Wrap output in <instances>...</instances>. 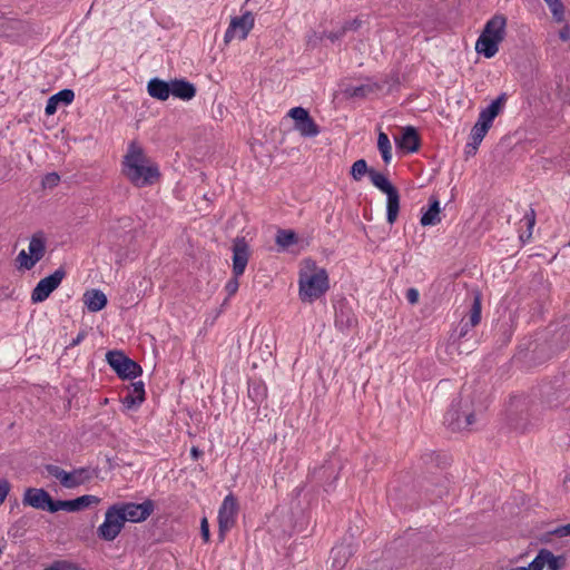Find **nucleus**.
<instances>
[{
	"instance_id": "54",
	"label": "nucleus",
	"mask_w": 570,
	"mask_h": 570,
	"mask_svg": "<svg viewBox=\"0 0 570 570\" xmlns=\"http://www.w3.org/2000/svg\"><path fill=\"white\" fill-rule=\"evenodd\" d=\"M336 479H337V474H335V475L333 476V481H331V482H328V483H326V484H325V487H324V491H325V492H330V490H331V488H332V485H333V482H334Z\"/></svg>"
},
{
	"instance_id": "27",
	"label": "nucleus",
	"mask_w": 570,
	"mask_h": 570,
	"mask_svg": "<svg viewBox=\"0 0 570 570\" xmlns=\"http://www.w3.org/2000/svg\"><path fill=\"white\" fill-rule=\"evenodd\" d=\"M295 130H297L303 137H316L321 131L318 125L314 121L311 115L306 117L304 121L295 128Z\"/></svg>"
},
{
	"instance_id": "17",
	"label": "nucleus",
	"mask_w": 570,
	"mask_h": 570,
	"mask_svg": "<svg viewBox=\"0 0 570 570\" xmlns=\"http://www.w3.org/2000/svg\"><path fill=\"white\" fill-rule=\"evenodd\" d=\"M171 95L180 100H191L196 96V87L186 79H173L170 85Z\"/></svg>"
},
{
	"instance_id": "9",
	"label": "nucleus",
	"mask_w": 570,
	"mask_h": 570,
	"mask_svg": "<svg viewBox=\"0 0 570 570\" xmlns=\"http://www.w3.org/2000/svg\"><path fill=\"white\" fill-rule=\"evenodd\" d=\"M124 527L125 519L112 504L107 509L105 521L97 529V535L104 541H112L119 535Z\"/></svg>"
},
{
	"instance_id": "49",
	"label": "nucleus",
	"mask_w": 570,
	"mask_h": 570,
	"mask_svg": "<svg viewBox=\"0 0 570 570\" xmlns=\"http://www.w3.org/2000/svg\"><path fill=\"white\" fill-rule=\"evenodd\" d=\"M559 38L562 41L570 40V24L567 22V20L564 21L563 27L559 30Z\"/></svg>"
},
{
	"instance_id": "11",
	"label": "nucleus",
	"mask_w": 570,
	"mask_h": 570,
	"mask_svg": "<svg viewBox=\"0 0 570 570\" xmlns=\"http://www.w3.org/2000/svg\"><path fill=\"white\" fill-rule=\"evenodd\" d=\"M22 504L37 510L56 513L57 500L48 491L40 488H28L22 498Z\"/></svg>"
},
{
	"instance_id": "7",
	"label": "nucleus",
	"mask_w": 570,
	"mask_h": 570,
	"mask_svg": "<svg viewBox=\"0 0 570 570\" xmlns=\"http://www.w3.org/2000/svg\"><path fill=\"white\" fill-rule=\"evenodd\" d=\"M106 361L121 380H134L142 373L141 366L128 357L122 351H108Z\"/></svg>"
},
{
	"instance_id": "48",
	"label": "nucleus",
	"mask_w": 570,
	"mask_h": 570,
	"mask_svg": "<svg viewBox=\"0 0 570 570\" xmlns=\"http://www.w3.org/2000/svg\"><path fill=\"white\" fill-rule=\"evenodd\" d=\"M419 297H420V294H419V291L414 287H411L406 291V299L409 301L410 304L414 305L419 302Z\"/></svg>"
},
{
	"instance_id": "21",
	"label": "nucleus",
	"mask_w": 570,
	"mask_h": 570,
	"mask_svg": "<svg viewBox=\"0 0 570 570\" xmlns=\"http://www.w3.org/2000/svg\"><path fill=\"white\" fill-rule=\"evenodd\" d=\"M83 302L88 311L97 313L106 307L108 299L100 289H89L83 294Z\"/></svg>"
},
{
	"instance_id": "47",
	"label": "nucleus",
	"mask_w": 570,
	"mask_h": 570,
	"mask_svg": "<svg viewBox=\"0 0 570 570\" xmlns=\"http://www.w3.org/2000/svg\"><path fill=\"white\" fill-rule=\"evenodd\" d=\"M550 534L557 535L559 538L570 535V523L558 527L557 529L551 531Z\"/></svg>"
},
{
	"instance_id": "45",
	"label": "nucleus",
	"mask_w": 570,
	"mask_h": 570,
	"mask_svg": "<svg viewBox=\"0 0 570 570\" xmlns=\"http://www.w3.org/2000/svg\"><path fill=\"white\" fill-rule=\"evenodd\" d=\"M200 535L205 542H208L210 539L209 524L207 518H203L200 521Z\"/></svg>"
},
{
	"instance_id": "18",
	"label": "nucleus",
	"mask_w": 570,
	"mask_h": 570,
	"mask_svg": "<svg viewBox=\"0 0 570 570\" xmlns=\"http://www.w3.org/2000/svg\"><path fill=\"white\" fill-rule=\"evenodd\" d=\"M397 146L405 149L407 153H415L421 146V138L416 128L407 126L403 128L400 140H396Z\"/></svg>"
},
{
	"instance_id": "50",
	"label": "nucleus",
	"mask_w": 570,
	"mask_h": 570,
	"mask_svg": "<svg viewBox=\"0 0 570 570\" xmlns=\"http://www.w3.org/2000/svg\"><path fill=\"white\" fill-rule=\"evenodd\" d=\"M248 394H249V397H252L255 402H257L259 400V397L263 396L259 385H256L253 387L249 386Z\"/></svg>"
},
{
	"instance_id": "23",
	"label": "nucleus",
	"mask_w": 570,
	"mask_h": 570,
	"mask_svg": "<svg viewBox=\"0 0 570 570\" xmlns=\"http://www.w3.org/2000/svg\"><path fill=\"white\" fill-rule=\"evenodd\" d=\"M29 255L37 264L46 253V239L42 233H36L31 236L29 242Z\"/></svg>"
},
{
	"instance_id": "38",
	"label": "nucleus",
	"mask_w": 570,
	"mask_h": 570,
	"mask_svg": "<svg viewBox=\"0 0 570 570\" xmlns=\"http://www.w3.org/2000/svg\"><path fill=\"white\" fill-rule=\"evenodd\" d=\"M129 393H134V396L138 397V401H145V384L141 381L131 383V390Z\"/></svg>"
},
{
	"instance_id": "42",
	"label": "nucleus",
	"mask_w": 570,
	"mask_h": 570,
	"mask_svg": "<svg viewBox=\"0 0 570 570\" xmlns=\"http://www.w3.org/2000/svg\"><path fill=\"white\" fill-rule=\"evenodd\" d=\"M10 489V482L7 479H0V505L4 502Z\"/></svg>"
},
{
	"instance_id": "57",
	"label": "nucleus",
	"mask_w": 570,
	"mask_h": 570,
	"mask_svg": "<svg viewBox=\"0 0 570 570\" xmlns=\"http://www.w3.org/2000/svg\"><path fill=\"white\" fill-rule=\"evenodd\" d=\"M520 239H521L523 243H524L525 240H528V239H529V238H528V234H527V235H524V236H523V235H521V236H520Z\"/></svg>"
},
{
	"instance_id": "5",
	"label": "nucleus",
	"mask_w": 570,
	"mask_h": 570,
	"mask_svg": "<svg viewBox=\"0 0 570 570\" xmlns=\"http://www.w3.org/2000/svg\"><path fill=\"white\" fill-rule=\"evenodd\" d=\"M474 422L475 412L470 397L460 395L458 399H454L444 415V424L452 432H459L469 430Z\"/></svg>"
},
{
	"instance_id": "22",
	"label": "nucleus",
	"mask_w": 570,
	"mask_h": 570,
	"mask_svg": "<svg viewBox=\"0 0 570 570\" xmlns=\"http://www.w3.org/2000/svg\"><path fill=\"white\" fill-rule=\"evenodd\" d=\"M440 222V202L435 196H431L429 208L422 214L420 223L422 226H433Z\"/></svg>"
},
{
	"instance_id": "29",
	"label": "nucleus",
	"mask_w": 570,
	"mask_h": 570,
	"mask_svg": "<svg viewBox=\"0 0 570 570\" xmlns=\"http://www.w3.org/2000/svg\"><path fill=\"white\" fill-rule=\"evenodd\" d=\"M297 235L291 229H278L275 242L278 246L287 248L297 243Z\"/></svg>"
},
{
	"instance_id": "41",
	"label": "nucleus",
	"mask_w": 570,
	"mask_h": 570,
	"mask_svg": "<svg viewBox=\"0 0 570 570\" xmlns=\"http://www.w3.org/2000/svg\"><path fill=\"white\" fill-rule=\"evenodd\" d=\"M239 283L238 277L233 274V277L226 283L225 289L228 296H233L238 291Z\"/></svg>"
},
{
	"instance_id": "4",
	"label": "nucleus",
	"mask_w": 570,
	"mask_h": 570,
	"mask_svg": "<svg viewBox=\"0 0 570 570\" xmlns=\"http://www.w3.org/2000/svg\"><path fill=\"white\" fill-rule=\"evenodd\" d=\"M505 27L507 18L503 14H495L488 20L475 42V51L488 59L494 57L504 40Z\"/></svg>"
},
{
	"instance_id": "37",
	"label": "nucleus",
	"mask_w": 570,
	"mask_h": 570,
	"mask_svg": "<svg viewBox=\"0 0 570 570\" xmlns=\"http://www.w3.org/2000/svg\"><path fill=\"white\" fill-rule=\"evenodd\" d=\"M60 181V176L57 173H49L42 179L43 188H53Z\"/></svg>"
},
{
	"instance_id": "15",
	"label": "nucleus",
	"mask_w": 570,
	"mask_h": 570,
	"mask_svg": "<svg viewBox=\"0 0 570 570\" xmlns=\"http://www.w3.org/2000/svg\"><path fill=\"white\" fill-rule=\"evenodd\" d=\"M100 499L96 495L85 494L71 500H57L56 512L63 510L67 512L81 511L92 504H98Z\"/></svg>"
},
{
	"instance_id": "26",
	"label": "nucleus",
	"mask_w": 570,
	"mask_h": 570,
	"mask_svg": "<svg viewBox=\"0 0 570 570\" xmlns=\"http://www.w3.org/2000/svg\"><path fill=\"white\" fill-rule=\"evenodd\" d=\"M377 148L381 153L383 161L389 165L392 159V146L389 136L380 131L377 137Z\"/></svg>"
},
{
	"instance_id": "33",
	"label": "nucleus",
	"mask_w": 570,
	"mask_h": 570,
	"mask_svg": "<svg viewBox=\"0 0 570 570\" xmlns=\"http://www.w3.org/2000/svg\"><path fill=\"white\" fill-rule=\"evenodd\" d=\"M288 116L294 120V128H296L306 117L309 116L307 109L298 106L288 111Z\"/></svg>"
},
{
	"instance_id": "3",
	"label": "nucleus",
	"mask_w": 570,
	"mask_h": 570,
	"mask_svg": "<svg viewBox=\"0 0 570 570\" xmlns=\"http://www.w3.org/2000/svg\"><path fill=\"white\" fill-rule=\"evenodd\" d=\"M307 266L312 268V272L299 273L298 294L302 302L312 303L328 291L330 279L326 269L317 267L315 262L307 261Z\"/></svg>"
},
{
	"instance_id": "32",
	"label": "nucleus",
	"mask_w": 570,
	"mask_h": 570,
	"mask_svg": "<svg viewBox=\"0 0 570 570\" xmlns=\"http://www.w3.org/2000/svg\"><path fill=\"white\" fill-rule=\"evenodd\" d=\"M481 321V296L475 293L472 306L470 308L469 323L471 327L476 326Z\"/></svg>"
},
{
	"instance_id": "55",
	"label": "nucleus",
	"mask_w": 570,
	"mask_h": 570,
	"mask_svg": "<svg viewBox=\"0 0 570 570\" xmlns=\"http://www.w3.org/2000/svg\"><path fill=\"white\" fill-rule=\"evenodd\" d=\"M444 493H446V489H445V488H442V489H440V490L438 491L436 495H438L439 498H442V495H443Z\"/></svg>"
},
{
	"instance_id": "34",
	"label": "nucleus",
	"mask_w": 570,
	"mask_h": 570,
	"mask_svg": "<svg viewBox=\"0 0 570 570\" xmlns=\"http://www.w3.org/2000/svg\"><path fill=\"white\" fill-rule=\"evenodd\" d=\"M492 122H493V120L490 119V117L488 115H485L481 111L479 115L478 121L475 122L473 128L476 129V131L479 130L480 132L487 134L489 131V129L491 128Z\"/></svg>"
},
{
	"instance_id": "19",
	"label": "nucleus",
	"mask_w": 570,
	"mask_h": 570,
	"mask_svg": "<svg viewBox=\"0 0 570 570\" xmlns=\"http://www.w3.org/2000/svg\"><path fill=\"white\" fill-rule=\"evenodd\" d=\"M171 80L166 81L160 78H151L147 83V91L150 97L165 101L171 95L170 90Z\"/></svg>"
},
{
	"instance_id": "46",
	"label": "nucleus",
	"mask_w": 570,
	"mask_h": 570,
	"mask_svg": "<svg viewBox=\"0 0 570 570\" xmlns=\"http://www.w3.org/2000/svg\"><path fill=\"white\" fill-rule=\"evenodd\" d=\"M346 33L344 32V29L341 27L340 29L335 31L324 32V37L330 39L332 42H335L343 38Z\"/></svg>"
},
{
	"instance_id": "28",
	"label": "nucleus",
	"mask_w": 570,
	"mask_h": 570,
	"mask_svg": "<svg viewBox=\"0 0 570 570\" xmlns=\"http://www.w3.org/2000/svg\"><path fill=\"white\" fill-rule=\"evenodd\" d=\"M508 96L505 92H502L498 96L497 99H494L487 108L481 110L483 114L488 115L490 119L494 120L495 117L502 111L505 102H507Z\"/></svg>"
},
{
	"instance_id": "13",
	"label": "nucleus",
	"mask_w": 570,
	"mask_h": 570,
	"mask_svg": "<svg viewBox=\"0 0 570 570\" xmlns=\"http://www.w3.org/2000/svg\"><path fill=\"white\" fill-rule=\"evenodd\" d=\"M254 27V16L250 11H246L240 17H234L230 20L229 27L225 32V42L232 41L234 38L239 40L246 39L250 29Z\"/></svg>"
},
{
	"instance_id": "24",
	"label": "nucleus",
	"mask_w": 570,
	"mask_h": 570,
	"mask_svg": "<svg viewBox=\"0 0 570 570\" xmlns=\"http://www.w3.org/2000/svg\"><path fill=\"white\" fill-rule=\"evenodd\" d=\"M379 89L380 86L377 83H364L360 86H350L344 90V94L350 98H365Z\"/></svg>"
},
{
	"instance_id": "53",
	"label": "nucleus",
	"mask_w": 570,
	"mask_h": 570,
	"mask_svg": "<svg viewBox=\"0 0 570 570\" xmlns=\"http://www.w3.org/2000/svg\"><path fill=\"white\" fill-rule=\"evenodd\" d=\"M190 455L194 460H198L203 455V451L197 446H193L190 450Z\"/></svg>"
},
{
	"instance_id": "30",
	"label": "nucleus",
	"mask_w": 570,
	"mask_h": 570,
	"mask_svg": "<svg viewBox=\"0 0 570 570\" xmlns=\"http://www.w3.org/2000/svg\"><path fill=\"white\" fill-rule=\"evenodd\" d=\"M549 7L553 20L558 23L566 21V8L561 0H543Z\"/></svg>"
},
{
	"instance_id": "43",
	"label": "nucleus",
	"mask_w": 570,
	"mask_h": 570,
	"mask_svg": "<svg viewBox=\"0 0 570 570\" xmlns=\"http://www.w3.org/2000/svg\"><path fill=\"white\" fill-rule=\"evenodd\" d=\"M524 218L527 219V225H528V238L531 237L532 235V228L535 224V212L534 209H530L529 213H527L524 215Z\"/></svg>"
},
{
	"instance_id": "20",
	"label": "nucleus",
	"mask_w": 570,
	"mask_h": 570,
	"mask_svg": "<svg viewBox=\"0 0 570 570\" xmlns=\"http://www.w3.org/2000/svg\"><path fill=\"white\" fill-rule=\"evenodd\" d=\"M75 99V92L71 89H62L57 94L52 95L48 100L45 108V112L48 116L56 114L58 105L62 104L65 106L70 105Z\"/></svg>"
},
{
	"instance_id": "52",
	"label": "nucleus",
	"mask_w": 570,
	"mask_h": 570,
	"mask_svg": "<svg viewBox=\"0 0 570 570\" xmlns=\"http://www.w3.org/2000/svg\"><path fill=\"white\" fill-rule=\"evenodd\" d=\"M470 327L471 326H470L469 322H463L462 321L461 328H460V332L458 334V338L464 337L468 334Z\"/></svg>"
},
{
	"instance_id": "8",
	"label": "nucleus",
	"mask_w": 570,
	"mask_h": 570,
	"mask_svg": "<svg viewBox=\"0 0 570 570\" xmlns=\"http://www.w3.org/2000/svg\"><path fill=\"white\" fill-rule=\"evenodd\" d=\"M114 507L118 510L119 514H122L125 523L129 522H142L147 520L155 510V502L150 499L145 500L142 503L135 502H118Z\"/></svg>"
},
{
	"instance_id": "61",
	"label": "nucleus",
	"mask_w": 570,
	"mask_h": 570,
	"mask_svg": "<svg viewBox=\"0 0 570 570\" xmlns=\"http://www.w3.org/2000/svg\"><path fill=\"white\" fill-rule=\"evenodd\" d=\"M568 481L570 482V476L568 478Z\"/></svg>"
},
{
	"instance_id": "44",
	"label": "nucleus",
	"mask_w": 570,
	"mask_h": 570,
	"mask_svg": "<svg viewBox=\"0 0 570 570\" xmlns=\"http://www.w3.org/2000/svg\"><path fill=\"white\" fill-rule=\"evenodd\" d=\"M343 316H344V312L342 309L340 313H336V318H335L336 325L340 327H343V326L351 327L353 325V323L355 322V320L350 318V317H347L346 320H343Z\"/></svg>"
},
{
	"instance_id": "59",
	"label": "nucleus",
	"mask_w": 570,
	"mask_h": 570,
	"mask_svg": "<svg viewBox=\"0 0 570 570\" xmlns=\"http://www.w3.org/2000/svg\"><path fill=\"white\" fill-rule=\"evenodd\" d=\"M18 505V501L16 500L14 503H12V507Z\"/></svg>"
},
{
	"instance_id": "31",
	"label": "nucleus",
	"mask_w": 570,
	"mask_h": 570,
	"mask_svg": "<svg viewBox=\"0 0 570 570\" xmlns=\"http://www.w3.org/2000/svg\"><path fill=\"white\" fill-rule=\"evenodd\" d=\"M485 135L487 134L480 132L479 130L476 131V129L472 128L470 134L472 141L466 144L464 151L466 157H471L476 154L478 147L485 137Z\"/></svg>"
},
{
	"instance_id": "14",
	"label": "nucleus",
	"mask_w": 570,
	"mask_h": 570,
	"mask_svg": "<svg viewBox=\"0 0 570 570\" xmlns=\"http://www.w3.org/2000/svg\"><path fill=\"white\" fill-rule=\"evenodd\" d=\"M233 274L239 277L244 274L250 256L249 246L244 237H236L232 246Z\"/></svg>"
},
{
	"instance_id": "10",
	"label": "nucleus",
	"mask_w": 570,
	"mask_h": 570,
	"mask_svg": "<svg viewBox=\"0 0 570 570\" xmlns=\"http://www.w3.org/2000/svg\"><path fill=\"white\" fill-rule=\"evenodd\" d=\"M65 276L66 269L61 266L49 276L40 279L31 292L32 303L45 302L50 296V294L59 287Z\"/></svg>"
},
{
	"instance_id": "12",
	"label": "nucleus",
	"mask_w": 570,
	"mask_h": 570,
	"mask_svg": "<svg viewBox=\"0 0 570 570\" xmlns=\"http://www.w3.org/2000/svg\"><path fill=\"white\" fill-rule=\"evenodd\" d=\"M237 501L233 494L225 497L218 511V539L224 541L226 532L235 524Z\"/></svg>"
},
{
	"instance_id": "16",
	"label": "nucleus",
	"mask_w": 570,
	"mask_h": 570,
	"mask_svg": "<svg viewBox=\"0 0 570 570\" xmlns=\"http://www.w3.org/2000/svg\"><path fill=\"white\" fill-rule=\"evenodd\" d=\"M540 570L547 566L548 570H562L567 564V558L564 556H554L548 549H541L537 554Z\"/></svg>"
},
{
	"instance_id": "60",
	"label": "nucleus",
	"mask_w": 570,
	"mask_h": 570,
	"mask_svg": "<svg viewBox=\"0 0 570 570\" xmlns=\"http://www.w3.org/2000/svg\"><path fill=\"white\" fill-rule=\"evenodd\" d=\"M2 553V548L0 547V554Z\"/></svg>"
},
{
	"instance_id": "36",
	"label": "nucleus",
	"mask_w": 570,
	"mask_h": 570,
	"mask_svg": "<svg viewBox=\"0 0 570 570\" xmlns=\"http://www.w3.org/2000/svg\"><path fill=\"white\" fill-rule=\"evenodd\" d=\"M334 472L333 466L324 464L313 471V478L322 481L325 476H331Z\"/></svg>"
},
{
	"instance_id": "40",
	"label": "nucleus",
	"mask_w": 570,
	"mask_h": 570,
	"mask_svg": "<svg viewBox=\"0 0 570 570\" xmlns=\"http://www.w3.org/2000/svg\"><path fill=\"white\" fill-rule=\"evenodd\" d=\"M121 402L126 407L131 409L140 405L144 401H138V397L134 396V393L128 392L127 395L122 397Z\"/></svg>"
},
{
	"instance_id": "2",
	"label": "nucleus",
	"mask_w": 570,
	"mask_h": 570,
	"mask_svg": "<svg viewBox=\"0 0 570 570\" xmlns=\"http://www.w3.org/2000/svg\"><path fill=\"white\" fill-rule=\"evenodd\" d=\"M350 175L356 181L362 180L365 175H368L372 184L379 190L386 194V220L390 225H393L396 222L400 212V193L397 188L384 174L379 173L373 168H368L365 159L356 160L351 167Z\"/></svg>"
},
{
	"instance_id": "51",
	"label": "nucleus",
	"mask_w": 570,
	"mask_h": 570,
	"mask_svg": "<svg viewBox=\"0 0 570 570\" xmlns=\"http://www.w3.org/2000/svg\"><path fill=\"white\" fill-rule=\"evenodd\" d=\"M86 337V332L85 331H80L78 333V335L72 340V342L69 344L68 347H73V346H77L78 344H80V342Z\"/></svg>"
},
{
	"instance_id": "56",
	"label": "nucleus",
	"mask_w": 570,
	"mask_h": 570,
	"mask_svg": "<svg viewBox=\"0 0 570 570\" xmlns=\"http://www.w3.org/2000/svg\"><path fill=\"white\" fill-rule=\"evenodd\" d=\"M393 491H395V489H389V492H387V495L389 498H392L393 497Z\"/></svg>"
},
{
	"instance_id": "58",
	"label": "nucleus",
	"mask_w": 570,
	"mask_h": 570,
	"mask_svg": "<svg viewBox=\"0 0 570 570\" xmlns=\"http://www.w3.org/2000/svg\"><path fill=\"white\" fill-rule=\"evenodd\" d=\"M18 505V501L16 500L14 503H12V507Z\"/></svg>"
},
{
	"instance_id": "39",
	"label": "nucleus",
	"mask_w": 570,
	"mask_h": 570,
	"mask_svg": "<svg viewBox=\"0 0 570 570\" xmlns=\"http://www.w3.org/2000/svg\"><path fill=\"white\" fill-rule=\"evenodd\" d=\"M363 21L360 18H354L353 20L345 21L342 26L344 32L347 31H357L362 27Z\"/></svg>"
},
{
	"instance_id": "6",
	"label": "nucleus",
	"mask_w": 570,
	"mask_h": 570,
	"mask_svg": "<svg viewBox=\"0 0 570 570\" xmlns=\"http://www.w3.org/2000/svg\"><path fill=\"white\" fill-rule=\"evenodd\" d=\"M45 469L49 475L59 480L60 484L67 489H75L90 482L94 478H97L99 473L98 468L91 469L89 466L75 469L71 472H67L55 464H46Z\"/></svg>"
},
{
	"instance_id": "25",
	"label": "nucleus",
	"mask_w": 570,
	"mask_h": 570,
	"mask_svg": "<svg viewBox=\"0 0 570 570\" xmlns=\"http://www.w3.org/2000/svg\"><path fill=\"white\" fill-rule=\"evenodd\" d=\"M331 554L333 558V567L341 569L345 566L352 552L347 546H338L332 549Z\"/></svg>"
},
{
	"instance_id": "1",
	"label": "nucleus",
	"mask_w": 570,
	"mask_h": 570,
	"mask_svg": "<svg viewBox=\"0 0 570 570\" xmlns=\"http://www.w3.org/2000/svg\"><path fill=\"white\" fill-rule=\"evenodd\" d=\"M122 173L135 186L153 185L159 178L158 166L149 160L141 146L131 141L122 160Z\"/></svg>"
},
{
	"instance_id": "35",
	"label": "nucleus",
	"mask_w": 570,
	"mask_h": 570,
	"mask_svg": "<svg viewBox=\"0 0 570 570\" xmlns=\"http://www.w3.org/2000/svg\"><path fill=\"white\" fill-rule=\"evenodd\" d=\"M16 261L19 263V268H24L28 271L36 265L35 259H32L30 255L26 253V250H21L18 254Z\"/></svg>"
}]
</instances>
